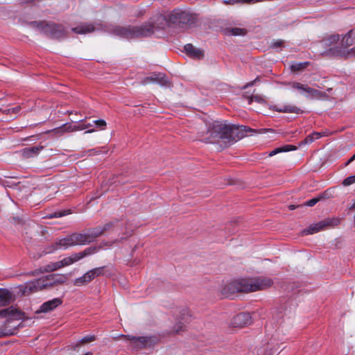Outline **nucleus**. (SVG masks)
Listing matches in <instances>:
<instances>
[{"label":"nucleus","instance_id":"obj_1","mask_svg":"<svg viewBox=\"0 0 355 355\" xmlns=\"http://www.w3.org/2000/svg\"><path fill=\"white\" fill-rule=\"evenodd\" d=\"M249 132H258L257 130L245 125L236 126L216 121L209 124L206 132H200L201 140L213 144L219 139L232 144L248 135Z\"/></svg>","mask_w":355,"mask_h":355},{"label":"nucleus","instance_id":"obj_2","mask_svg":"<svg viewBox=\"0 0 355 355\" xmlns=\"http://www.w3.org/2000/svg\"><path fill=\"white\" fill-rule=\"evenodd\" d=\"M272 284V280L269 277L241 279L226 284L221 289L220 293L223 297H232L237 293L255 292L266 289Z\"/></svg>","mask_w":355,"mask_h":355},{"label":"nucleus","instance_id":"obj_3","mask_svg":"<svg viewBox=\"0 0 355 355\" xmlns=\"http://www.w3.org/2000/svg\"><path fill=\"white\" fill-rule=\"evenodd\" d=\"M89 235L87 233H73L64 238L57 239L54 244L49 246L46 253H53L58 250H66L75 245H82L89 243Z\"/></svg>","mask_w":355,"mask_h":355},{"label":"nucleus","instance_id":"obj_4","mask_svg":"<svg viewBox=\"0 0 355 355\" xmlns=\"http://www.w3.org/2000/svg\"><path fill=\"white\" fill-rule=\"evenodd\" d=\"M155 26L153 24H145L141 26H116L110 31L114 35L124 39H133L140 37L149 36L153 34Z\"/></svg>","mask_w":355,"mask_h":355},{"label":"nucleus","instance_id":"obj_5","mask_svg":"<svg viewBox=\"0 0 355 355\" xmlns=\"http://www.w3.org/2000/svg\"><path fill=\"white\" fill-rule=\"evenodd\" d=\"M174 324L171 327L170 334H180L186 331V324L189 323L192 318L190 309L186 306H180L171 311Z\"/></svg>","mask_w":355,"mask_h":355},{"label":"nucleus","instance_id":"obj_6","mask_svg":"<svg viewBox=\"0 0 355 355\" xmlns=\"http://www.w3.org/2000/svg\"><path fill=\"white\" fill-rule=\"evenodd\" d=\"M355 44V28L348 31L341 39L340 46L330 49L329 54L334 57L349 58L355 56V46L349 47Z\"/></svg>","mask_w":355,"mask_h":355},{"label":"nucleus","instance_id":"obj_7","mask_svg":"<svg viewBox=\"0 0 355 355\" xmlns=\"http://www.w3.org/2000/svg\"><path fill=\"white\" fill-rule=\"evenodd\" d=\"M67 279L68 275L67 274H51L28 283L26 288L31 292H35L55 284H63Z\"/></svg>","mask_w":355,"mask_h":355},{"label":"nucleus","instance_id":"obj_8","mask_svg":"<svg viewBox=\"0 0 355 355\" xmlns=\"http://www.w3.org/2000/svg\"><path fill=\"white\" fill-rule=\"evenodd\" d=\"M194 20V16L186 10H174L169 15V21L174 25L189 24L193 23Z\"/></svg>","mask_w":355,"mask_h":355},{"label":"nucleus","instance_id":"obj_9","mask_svg":"<svg viewBox=\"0 0 355 355\" xmlns=\"http://www.w3.org/2000/svg\"><path fill=\"white\" fill-rule=\"evenodd\" d=\"M42 31L46 35L56 39L64 37L67 33L63 26L53 23L45 24L42 26Z\"/></svg>","mask_w":355,"mask_h":355},{"label":"nucleus","instance_id":"obj_10","mask_svg":"<svg viewBox=\"0 0 355 355\" xmlns=\"http://www.w3.org/2000/svg\"><path fill=\"white\" fill-rule=\"evenodd\" d=\"M117 223L118 222H109L103 226H98L89 230L87 232V234L89 235L90 243L93 242L97 237L114 230Z\"/></svg>","mask_w":355,"mask_h":355},{"label":"nucleus","instance_id":"obj_11","mask_svg":"<svg viewBox=\"0 0 355 355\" xmlns=\"http://www.w3.org/2000/svg\"><path fill=\"white\" fill-rule=\"evenodd\" d=\"M0 318L6 319V324L13 323L15 321L21 320L23 318V314L15 308L10 306L7 309L0 310Z\"/></svg>","mask_w":355,"mask_h":355},{"label":"nucleus","instance_id":"obj_12","mask_svg":"<svg viewBox=\"0 0 355 355\" xmlns=\"http://www.w3.org/2000/svg\"><path fill=\"white\" fill-rule=\"evenodd\" d=\"M127 340H130L133 347L143 348L150 346L153 343V336H133L130 335H121Z\"/></svg>","mask_w":355,"mask_h":355},{"label":"nucleus","instance_id":"obj_13","mask_svg":"<svg viewBox=\"0 0 355 355\" xmlns=\"http://www.w3.org/2000/svg\"><path fill=\"white\" fill-rule=\"evenodd\" d=\"M340 35L338 34L330 35L325 37L321 42L320 45L326 49V50L322 53L330 57H334L333 55L329 54V51L330 49L334 46H340V44H338V42L340 40Z\"/></svg>","mask_w":355,"mask_h":355},{"label":"nucleus","instance_id":"obj_14","mask_svg":"<svg viewBox=\"0 0 355 355\" xmlns=\"http://www.w3.org/2000/svg\"><path fill=\"white\" fill-rule=\"evenodd\" d=\"M251 315L249 313H240L232 319V325L234 327H243L252 322Z\"/></svg>","mask_w":355,"mask_h":355},{"label":"nucleus","instance_id":"obj_15","mask_svg":"<svg viewBox=\"0 0 355 355\" xmlns=\"http://www.w3.org/2000/svg\"><path fill=\"white\" fill-rule=\"evenodd\" d=\"M102 26L101 24H93L89 23H81L75 28H73L71 31L77 34H87L92 33L95 31L101 29Z\"/></svg>","mask_w":355,"mask_h":355},{"label":"nucleus","instance_id":"obj_16","mask_svg":"<svg viewBox=\"0 0 355 355\" xmlns=\"http://www.w3.org/2000/svg\"><path fill=\"white\" fill-rule=\"evenodd\" d=\"M62 303V300L59 297H56L53 300H49L46 302H44L40 306V310L38 311V312L47 313V312L51 311L53 309H55L56 307L61 305Z\"/></svg>","mask_w":355,"mask_h":355},{"label":"nucleus","instance_id":"obj_17","mask_svg":"<svg viewBox=\"0 0 355 355\" xmlns=\"http://www.w3.org/2000/svg\"><path fill=\"white\" fill-rule=\"evenodd\" d=\"M303 95L310 99H326L328 97V95L325 92H320L308 85Z\"/></svg>","mask_w":355,"mask_h":355},{"label":"nucleus","instance_id":"obj_18","mask_svg":"<svg viewBox=\"0 0 355 355\" xmlns=\"http://www.w3.org/2000/svg\"><path fill=\"white\" fill-rule=\"evenodd\" d=\"M271 110L280 112V113H294L299 114L302 111L295 105H274L271 106Z\"/></svg>","mask_w":355,"mask_h":355},{"label":"nucleus","instance_id":"obj_19","mask_svg":"<svg viewBox=\"0 0 355 355\" xmlns=\"http://www.w3.org/2000/svg\"><path fill=\"white\" fill-rule=\"evenodd\" d=\"M44 148L42 146H31L23 148L20 151L21 155L26 159L34 157L37 156Z\"/></svg>","mask_w":355,"mask_h":355},{"label":"nucleus","instance_id":"obj_20","mask_svg":"<svg viewBox=\"0 0 355 355\" xmlns=\"http://www.w3.org/2000/svg\"><path fill=\"white\" fill-rule=\"evenodd\" d=\"M184 51L188 55L193 58L201 59L204 56L203 51L196 48L191 44H186L184 46Z\"/></svg>","mask_w":355,"mask_h":355},{"label":"nucleus","instance_id":"obj_21","mask_svg":"<svg viewBox=\"0 0 355 355\" xmlns=\"http://www.w3.org/2000/svg\"><path fill=\"white\" fill-rule=\"evenodd\" d=\"M170 24H171L169 21V15L160 14L159 15H157V29H165Z\"/></svg>","mask_w":355,"mask_h":355},{"label":"nucleus","instance_id":"obj_22","mask_svg":"<svg viewBox=\"0 0 355 355\" xmlns=\"http://www.w3.org/2000/svg\"><path fill=\"white\" fill-rule=\"evenodd\" d=\"M329 225V223L321 221L317 224L310 225L306 230H304V234H312L322 230L324 226Z\"/></svg>","mask_w":355,"mask_h":355},{"label":"nucleus","instance_id":"obj_23","mask_svg":"<svg viewBox=\"0 0 355 355\" xmlns=\"http://www.w3.org/2000/svg\"><path fill=\"white\" fill-rule=\"evenodd\" d=\"M12 300V293L6 288H0V306H6Z\"/></svg>","mask_w":355,"mask_h":355},{"label":"nucleus","instance_id":"obj_24","mask_svg":"<svg viewBox=\"0 0 355 355\" xmlns=\"http://www.w3.org/2000/svg\"><path fill=\"white\" fill-rule=\"evenodd\" d=\"M157 84L165 88L171 87L172 86L171 82L166 74L162 73H157Z\"/></svg>","mask_w":355,"mask_h":355},{"label":"nucleus","instance_id":"obj_25","mask_svg":"<svg viewBox=\"0 0 355 355\" xmlns=\"http://www.w3.org/2000/svg\"><path fill=\"white\" fill-rule=\"evenodd\" d=\"M102 270L103 268H93L84 274V278L86 279V281L90 282L95 277H98L102 274Z\"/></svg>","mask_w":355,"mask_h":355},{"label":"nucleus","instance_id":"obj_26","mask_svg":"<svg viewBox=\"0 0 355 355\" xmlns=\"http://www.w3.org/2000/svg\"><path fill=\"white\" fill-rule=\"evenodd\" d=\"M80 260L77 253H73L71 256L64 258L60 260L62 267L69 266L78 261Z\"/></svg>","mask_w":355,"mask_h":355},{"label":"nucleus","instance_id":"obj_27","mask_svg":"<svg viewBox=\"0 0 355 355\" xmlns=\"http://www.w3.org/2000/svg\"><path fill=\"white\" fill-rule=\"evenodd\" d=\"M297 148L295 146L293 145H285L282 147L277 148L274 149L273 150L270 151L269 153V156L272 157L273 155H277V153H282V152H288L291 150H295Z\"/></svg>","mask_w":355,"mask_h":355},{"label":"nucleus","instance_id":"obj_28","mask_svg":"<svg viewBox=\"0 0 355 355\" xmlns=\"http://www.w3.org/2000/svg\"><path fill=\"white\" fill-rule=\"evenodd\" d=\"M101 248V247H89L86 248L82 252H78V255L80 258V259H83L84 257L93 254L98 251V250Z\"/></svg>","mask_w":355,"mask_h":355},{"label":"nucleus","instance_id":"obj_29","mask_svg":"<svg viewBox=\"0 0 355 355\" xmlns=\"http://www.w3.org/2000/svg\"><path fill=\"white\" fill-rule=\"evenodd\" d=\"M63 268L61 261L56 262H51L46 266H44V271L46 272H53Z\"/></svg>","mask_w":355,"mask_h":355},{"label":"nucleus","instance_id":"obj_30","mask_svg":"<svg viewBox=\"0 0 355 355\" xmlns=\"http://www.w3.org/2000/svg\"><path fill=\"white\" fill-rule=\"evenodd\" d=\"M288 85L291 88L298 90L300 92V93L302 94H304V93L306 90V86H307L306 85H303L298 82L289 83Z\"/></svg>","mask_w":355,"mask_h":355},{"label":"nucleus","instance_id":"obj_31","mask_svg":"<svg viewBox=\"0 0 355 355\" xmlns=\"http://www.w3.org/2000/svg\"><path fill=\"white\" fill-rule=\"evenodd\" d=\"M309 65L308 62H296L291 65V69L292 71H300L305 69Z\"/></svg>","mask_w":355,"mask_h":355},{"label":"nucleus","instance_id":"obj_32","mask_svg":"<svg viewBox=\"0 0 355 355\" xmlns=\"http://www.w3.org/2000/svg\"><path fill=\"white\" fill-rule=\"evenodd\" d=\"M71 214L70 209H66L62 211H56L53 214H49L46 216V218H60L67 215H69Z\"/></svg>","mask_w":355,"mask_h":355},{"label":"nucleus","instance_id":"obj_33","mask_svg":"<svg viewBox=\"0 0 355 355\" xmlns=\"http://www.w3.org/2000/svg\"><path fill=\"white\" fill-rule=\"evenodd\" d=\"M16 326L13 327L11 329H0V338L3 336L13 335L15 334L16 331Z\"/></svg>","mask_w":355,"mask_h":355},{"label":"nucleus","instance_id":"obj_34","mask_svg":"<svg viewBox=\"0 0 355 355\" xmlns=\"http://www.w3.org/2000/svg\"><path fill=\"white\" fill-rule=\"evenodd\" d=\"M229 31L233 35H244L247 33L245 29L240 28H232Z\"/></svg>","mask_w":355,"mask_h":355},{"label":"nucleus","instance_id":"obj_35","mask_svg":"<svg viewBox=\"0 0 355 355\" xmlns=\"http://www.w3.org/2000/svg\"><path fill=\"white\" fill-rule=\"evenodd\" d=\"M87 283L89 282L86 281L85 278H84V275L78 278H76L73 282L74 285L77 286H81L87 284Z\"/></svg>","mask_w":355,"mask_h":355},{"label":"nucleus","instance_id":"obj_36","mask_svg":"<svg viewBox=\"0 0 355 355\" xmlns=\"http://www.w3.org/2000/svg\"><path fill=\"white\" fill-rule=\"evenodd\" d=\"M93 123L95 124L100 130H105L107 125V123L103 119H98L93 121Z\"/></svg>","mask_w":355,"mask_h":355},{"label":"nucleus","instance_id":"obj_37","mask_svg":"<svg viewBox=\"0 0 355 355\" xmlns=\"http://www.w3.org/2000/svg\"><path fill=\"white\" fill-rule=\"evenodd\" d=\"M64 128H65L66 132H72L76 131L75 123H67L63 124Z\"/></svg>","mask_w":355,"mask_h":355},{"label":"nucleus","instance_id":"obj_38","mask_svg":"<svg viewBox=\"0 0 355 355\" xmlns=\"http://www.w3.org/2000/svg\"><path fill=\"white\" fill-rule=\"evenodd\" d=\"M49 132H54L55 135H58V136H62L64 133H66L65 128H64L63 125H62L61 126H60L58 128H54L51 130H49Z\"/></svg>","mask_w":355,"mask_h":355},{"label":"nucleus","instance_id":"obj_39","mask_svg":"<svg viewBox=\"0 0 355 355\" xmlns=\"http://www.w3.org/2000/svg\"><path fill=\"white\" fill-rule=\"evenodd\" d=\"M354 183H355V175L347 177L343 182V184L345 187L349 186Z\"/></svg>","mask_w":355,"mask_h":355},{"label":"nucleus","instance_id":"obj_40","mask_svg":"<svg viewBox=\"0 0 355 355\" xmlns=\"http://www.w3.org/2000/svg\"><path fill=\"white\" fill-rule=\"evenodd\" d=\"M252 0H223V3L226 5H234L241 2L250 3Z\"/></svg>","mask_w":355,"mask_h":355},{"label":"nucleus","instance_id":"obj_41","mask_svg":"<svg viewBox=\"0 0 355 355\" xmlns=\"http://www.w3.org/2000/svg\"><path fill=\"white\" fill-rule=\"evenodd\" d=\"M96 340V337L94 335H87L86 336H84L81 340H80V343H83V344H85V343H90V342H92L94 340Z\"/></svg>","mask_w":355,"mask_h":355},{"label":"nucleus","instance_id":"obj_42","mask_svg":"<svg viewBox=\"0 0 355 355\" xmlns=\"http://www.w3.org/2000/svg\"><path fill=\"white\" fill-rule=\"evenodd\" d=\"M258 355H273L271 352V349H268V346L266 348H261L258 350Z\"/></svg>","mask_w":355,"mask_h":355},{"label":"nucleus","instance_id":"obj_43","mask_svg":"<svg viewBox=\"0 0 355 355\" xmlns=\"http://www.w3.org/2000/svg\"><path fill=\"white\" fill-rule=\"evenodd\" d=\"M320 198H314L308 200L304 205L309 207L314 206L319 200Z\"/></svg>","mask_w":355,"mask_h":355},{"label":"nucleus","instance_id":"obj_44","mask_svg":"<svg viewBox=\"0 0 355 355\" xmlns=\"http://www.w3.org/2000/svg\"><path fill=\"white\" fill-rule=\"evenodd\" d=\"M315 140V138L313 134L312 133L311 135H308L304 139V140L303 141V144H309L312 143Z\"/></svg>","mask_w":355,"mask_h":355},{"label":"nucleus","instance_id":"obj_45","mask_svg":"<svg viewBox=\"0 0 355 355\" xmlns=\"http://www.w3.org/2000/svg\"><path fill=\"white\" fill-rule=\"evenodd\" d=\"M84 120H80L78 123H75L76 131L85 130Z\"/></svg>","mask_w":355,"mask_h":355},{"label":"nucleus","instance_id":"obj_46","mask_svg":"<svg viewBox=\"0 0 355 355\" xmlns=\"http://www.w3.org/2000/svg\"><path fill=\"white\" fill-rule=\"evenodd\" d=\"M284 42L282 40H277L272 44V47L274 49L282 47L284 46Z\"/></svg>","mask_w":355,"mask_h":355},{"label":"nucleus","instance_id":"obj_47","mask_svg":"<svg viewBox=\"0 0 355 355\" xmlns=\"http://www.w3.org/2000/svg\"><path fill=\"white\" fill-rule=\"evenodd\" d=\"M258 81H259V77H257L254 80H252V81H251V82H250V83H247V84L243 87V88H244V89H246V88H248V87H252V86H253V85L255 84V83H257V82H258Z\"/></svg>","mask_w":355,"mask_h":355},{"label":"nucleus","instance_id":"obj_48","mask_svg":"<svg viewBox=\"0 0 355 355\" xmlns=\"http://www.w3.org/2000/svg\"><path fill=\"white\" fill-rule=\"evenodd\" d=\"M313 134L315 139H318L322 137L327 135L324 132H314Z\"/></svg>","mask_w":355,"mask_h":355},{"label":"nucleus","instance_id":"obj_49","mask_svg":"<svg viewBox=\"0 0 355 355\" xmlns=\"http://www.w3.org/2000/svg\"><path fill=\"white\" fill-rule=\"evenodd\" d=\"M143 114H148V107H142V111L141 112Z\"/></svg>","mask_w":355,"mask_h":355},{"label":"nucleus","instance_id":"obj_50","mask_svg":"<svg viewBox=\"0 0 355 355\" xmlns=\"http://www.w3.org/2000/svg\"><path fill=\"white\" fill-rule=\"evenodd\" d=\"M298 207H299V205H291L288 206V209L290 210H294V209H295Z\"/></svg>","mask_w":355,"mask_h":355},{"label":"nucleus","instance_id":"obj_51","mask_svg":"<svg viewBox=\"0 0 355 355\" xmlns=\"http://www.w3.org/2000/svg\"><path fill=\"white\" fill-rule=\"evenodd\" d=\"M84 126H85V129H87V128L92 127V124H91V123H84Z\"/></svg>","mask_w":355,"mask_h":355},{"label":"nucleus","instance_id":"obj_52","mask_svg":"<svg viewBox=\"0 0 355 355\" xmlns=\"http://www.w3.org/2000/svg\"><path fill=\"white\" fill-rule=\"evenodd\" d=\"M355 159V154L349 159V161L347 162L346 164H348L349 163L352 162Z\"/></svg>","mask_w":355,"mask_h":355},{"label":"nucleus","instance_id":"obj_53","mask_svg":"<svg viewBox=\"0 0 355 355\" xmlns=\"http://www.w3.org/2000/svg\"><path fill=\"white\" fill-rule=\"evenodd\" d=\"M252 98H254L255 101H259V102L262 101V98L259 96H253Z\"/></svg>","mask_w":355,"mask_h":355},{"label":"nucleus","instance_id":"obj_54","mask_svg":"<svg viewBox=\"0 0 355 355\" xmlns=\"http://www.w3.org/2000/svg\"><path fill=\"white\" fill-rule=\"evenodd\" d=\"M94 131H95L94 129L88 130L85 132V134L92 133V132H94Z\"/></svg>","mask_w":355,"mask_h":355},{"label":"nucleus","instance_id":"obj_55","mask_svg":"<svg viewBox=\"0 0 355 355\" xmlns=\"http://www.w3.org/2000/svg\"><path fill=\"white\" fill-rule=\"evenodd\" d=\"M349 209H355V201H354V202H353V204L351 205V207H350V208H349Z\"/></svg>","mask_w":355,"mask_h":355},{"label":"nucleus","instance_id":"obj_56","mask_svg":"<svg viewBox=\"0 0 355 355\" xmlns=\"http://www.w3.org/2000/svg\"><path fill=\"white\" fill-rule=\"evenodd\" d=\"M266 130H267L266 129L259 130V132H266Z\"/></svg>","mask_w":355,"mask_h":355},{"label":"nucleus","instance_id":"obj_57","mask_svg":"<svg viewBox=\"0 0 355 355\" xmlns=\"http://www.w3.org/2000/svg\"><path fill=\"white\" fill-rule=\"evenodd\" d=\"M327 90L329 92L331 90V88H329Z\"/></svg>","mask_w":355,"mask_h":355}]
</instances>
